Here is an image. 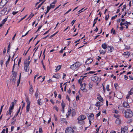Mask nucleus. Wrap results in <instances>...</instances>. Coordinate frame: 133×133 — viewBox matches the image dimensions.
Segmentation results:
<instances>
[{
	"label": "nucleus",
	"instance_id": "nucleus-13",
	"mask_svg": "<svg viewBox=\"0 0 133 133\" xmlns=\"http://www.w3.org/2000/svg\"><path fill=\"white\" fill-rule=\"evenodd\" d=\"M93 61L92 59L90 58H88L86 61L85 63L86 64H89Z\"/></svg>",
	"mask_w": 133,
	"mask_h": 133
},
{
	"label": "nucleus",
	"instance_id": "nucleus-39",
	"mask_svg": "<svg viewBox=\"0 0 133 133\" xmlns=\"http://www.w3.org/2000/svg\"><path fill=\"white\" fill-rule=\"evenodd\" d=\"M84 77L82 78V79H79L78 80V83L80 84H82V81L83 79V78Z\"/></svg>",
	"mask_w": 133,
	"mask_h": 133
},
{
	"label": "nucleus",
	"instance_id": "nucleus-9",
	"mask_svg": "<svg viewBox=\"0 0 133 133\" xmlns=\"http://www.w3.org/2000/svg\"><path fill=\"white\" fill-rule=\"evenodd\" d=\"M92 80L94 82H98L100 81V78L98 76H96L92 77Z\"/></svg>",
	"mask_w": 133,
	"mask_h": 133
},
{
	"label": "nucleus",
	"instance_id": "nucleus-24",
	"mask_svg": "<svg viewBox=\"0 0 133 133\" xmlns=\"http://www.w3.org/2000/svg\"><path fill=\"white\" fill-rule=\"evenodd\" d=\"M108 46L105 43H103L102 45V47L104 49H105L107 48Z\"/></svg>",
	"mask_w": 133,
	"mask_h": 133
},
{
	"label": "nucleus",
	"instance_id": "nucleus-60",
	"mask_svg": "<svg viewBox=\"0 0 133 133\" xmlns=\"http://www.w3.org/2000/svg\"><path fill=\"white\" fill-rule=\"evenodd\" d=\"M58 32V31H57V32H55V33L54 34H53L51 36H50V37H53V36H55L56 34H57Z\"/></svg>",
	"mask_w": 133,
	"mask_h": 133
},
{
	"label": "nucleus",
	"instance_id": "nucleus-2",
	"mask_svg": "<svg viewBox=\"0 0 133 133\" xmlns=\"http://www.w3.org/2000/svg\"><path fill=\"white\" fill-rule=\"evenodd\" d=\"M86 118V117L85 115H81L79 116L77 118V119L78 120V124L81 125L84 124H85L84 120Z\"/></svg>",
	"mask_w": 133,
	"mask_h": 133
},
{
	"label": "nucleus",
	"instance_id": "nucleus-29",
	"mask_svg": "<svg viewBox=\"0 0 133 133\" xmlns=\"http://www.w3.org/2000/svg\"><path fill=\"white\" fill-rule=\"evenodd\" d=\"M128 95H130L133 94V88H131L130 91L128 92Z\"/></svg>",
	"mask_w": 133,
	"mask_h": 133
},
{
	"label": "nucleus",
	"instance_id": "nucleus-23",
	"mask_svg": "<svg viewBox=\"0 0 133 133\" xmlns=\"http://www.w3.org/2000/svg\"><path fill=\"white\" fill-rule=\"evenodd\" d=\"M53 77L59 79L60 77V76L59 74H57L53 75Z\"/></svg>",
	"mask_w": 133,
	"mask_h": 133
},
{
	"label": "nucleus",
	"instance_id": "nucleus-21",
	"mask_svg": "<svg viewBox=\"0 0 133 133\" xmlns=\"http://www.w3.org/2000/svg\"><path fill=\"white\" fill-rule=\"evenodd\" d=\"M34 92V90L32 88V85H30V88L29 89V94H30L32 95Z\"/></svg>",
	"mask_w": 133,
	"mask_h": 133
},
{
	"label": "nucleus",
	"instance_id": "nucleus-52",
	"mask_svg": "<svg viewBox=\"0 0 133 133\" xmlns=\"http://www.w3.org/2000/svg\"><path fill=\"white\" fill-rule=\"evenodd\" d=\"M47 8V10L49 12L50 10L51 9V8H50V6H48L46 8Z\"/></svg>",
	"mask_w": 133,
	"mask_h": 133
},
{
	"label": "nucleus",
	"instance_id": "nucleus-57",
	"mask_svg": "<svg viewBox=\"0 0 133 133\" xmlns=\"http://www.w3.org/2000/svg\"><path fill=\"white\" fill-rule=\"evenodd\" d=\"M57 2V0H54V1L51 3V4L55 5V4Z\"/></svg>",
	"mask_w": 133,
	"mask_h": 133
},
{
	"label": "nucleus",
	"instance_id": "nucleus-45",
	"mask_svg": "<svg viewBox=\"0 0 133 133\" xmlns=\"http://www.w3.org/2000/svg\"><path fill=\"white\" fill-rule=\"evenodd\" d=\"M10 43L8 45V50H7V52H8L10 51Z\"/></svg>",
	"mask_w": 133,
	"mask_h": 133
},
{
	"label": "nucleus",
	"instance_id": "nucleus-46",
	"mask_svg": "<svg viewBox=\"0 0 133 133\" xmlns=\"http://www.w3.org/2000/svg\"><path fill=\"white\" fill-rule=\"evenodd\" d=\"M55 5L51 4V3L50 5V7L51 8V9H53L55 7Z\"/></svg>",
	"mask_w": 133,
	"mask_h": 133
},
{
	"label": "nucleus",
	"instance_id": "nucleus-56",
	"mask_svg": "<svg viewBox=\"0 0 133 133\" xmlns=\"http://www.w3.org/2000/svg\"><path fill=\"white\" fill-rule=\"evenodd\" d=\"M84 9V8H83L82 9H81V10H80L79 11H78V12H79V13H81L83 11H84L87 9H84L83 10V9Z\"/></svg>",
	"mask_w": 133,
	"mask_h": 133
},
{
	"label": "nucleus",
	"instance_id": "nucleus-28",
	"mask_svg": "<svg viewBox=\"0 0 133 133\" xmlns=\"http://www.w3.org/2000/svg\"><path fill=\"white\" fill-rule=\"evenodd\" d=\"M45 1H43L41 3L39 4L38 5V7L36 8V9H38L39 8H40L41 6L45 2Z\"/></svg>",
	"mask_w": 133,
	"mask_h": 133
},
{
	"label": "nucleus",
	"instance_id": "nucleus-49",
	"mask_svg": "<svg viewBox=\"0 0 133 133\" xmlns=\"http://www.w3.org/2000/svg\"><path fill=\"white\" fill-rule=\"evenodd\" d=\"M53 108L54 109H55L57 112H58V108L56 106H55Z\"/></svg>",
	"mask_w": 133,
	"mask_h": 133
},
{
	"label": "nucleus",
	"instance_id": "nucleus-4",
	"mask_svg": "<svg viewBox=\"0 0 133 133\" xmlns=\"http://www.w3.org/2000/svg\"><path fill=\"white\" fill-rule=\"evenodd\" d=\"M80 65H81L78 62H77L75 64L71 65L70 68L72 70H75L77 68L79 67Z\"/></svg>",
	"mask_w": 133,
	"mask_h": 133
},
{
	"label": "nucleus",
	"instance_id": "nucleus-22",
	"mask_svg": "<svg viewBox=\"0 0 133 133\" xmlns=\"http://www.w3.org/2000/svg\"><path fill=\"white\" fill-rule=\"evenodd\" d=\"M115 123L117 124H120L121 123L120 119L119 118H117L116 120Z\"/></svg>",
	"mask_w": 133,
	"mask_h": 133
},
{
	"label": "nucleus",
	"instance_id": "nucleus-7",
	"mask_svg": "<svg viewBox=\"0 0 133 133\" xmlns=\"http://www.w3.org/2000/svg\"><path fill=\"white\" fill-rule=\"evenodd\" d=\"M65 133H74V131L71 127H68L65 130Z\"/></svg>",
	"mask_w": 133,
	"mask_h": 133
},
{
	"label": "nucleus",
	"instance_id": "nucleus-64",
	"mask_svg": "<svg viewBox=\"0 0 133 133\" xmlns=\"http://www.w3.org/2000/svg\"><path fill=\"white\" fill-rule=\"evenodd\" d=\"M124 79L125 80H127L128 79V77L126 75L124 76Z\"/></svg>",
	"mask_w": 133,
	"mask_h": 133
},
{
	"label": "nucleus",
	"instance_id": "nucleus-17",
	"mask_svg": "<svg viewBox=\"0 0 133 133\" xmlns=\"http://www.w3.org/2000/svg\"><path fill=\"white\" fill-rule=\"evenodd\" d=\"M123 106L125 108H129V105L128 103L126 102H123Z\"/></svg>",
	"mask_w": 133,
	"mask_h": 133
},
{
	"label": "nucleus",
	"instance_id": "nucleus-43",
	"mask_svg": "<svg viewBox=\"0 0 133 133\" xmlns=\"http://www.w3.org/2000/svg\"><path fill=\"white\" fill-rule=\"evenodd\" d=\"M114 117L117 118H119V117H120V115H119L114 114Z\"/></svg>",
	"mask_w": 133,
	"mask_h": 133
},
{
	"label": "nucleus",
	"instance_id": "nucleus-53",
	"mask_svg": "<svg viewBox=\"0 0 133 133\" xmlns=\"http://www.w3.org/2000/svg\"><path fill=\"white\" fill-rule=\"evenodd\" d=\"M66 76V74L65 73H63V79H65V77Z\"/></svg>",
	"mask_w": 133,
	"mask_h": 133
},
{
	"label": "nucleus",
	"instance_id": "nucleus-59",
	"mask_svg": "<svg viewBox=\"0 0 133 133\" xmlns=\"http://www.w3.org/2000/svg\"><path fill=\"white\" fill-rule=\"evenodd\" d=\"M125 24L124 25L126 26L125 28H126V29H128V28L129 25L127 23H126L125 22Z\"/></svg>",
	"mask_w": 133,
	"mask_h": 133
},
{
	"label": "nucleus",
	"instance_id": "nucleus-51",
	"mask_svg": "<svg viewBox=\"0 0 133 133\" xmlns=\"http://www.w3.org/2000/svg\"><path fill=\"white\" fill-rule=\"evenodd\" d=\"M39 133H42L43 131L41 127H40L39 130Z\"/></svg>",
	"mask_w": 133,
	"mask_h": 133
},
{
	"label": "nucleus",
	"instance_id": "nucleus-1",
	"mask_svg": "<svg viewBox=\"0 0 133 133\" xmlns=\"http://www.w3.org/2000/svg\"><path fill=\"white\" fill-rule=\"evenodd\" d=\"M122 112L124 114V116L127 118H130L133 116V113L130 109L123 110Z\"/></svg>",
	"mask_w": 133,
	"mask_h": 133
},
{
	"label": "nucleus",
	"instance_id": "nucleus-61",
	"mask_svg": "<svg viewBox=\"0 0 133 133\" xmlns=\"http://www.w3.org/2000/svg\"><path fill=\"white\" fill-rule=\"evenodd\" d=\"M101 113V112H99L96 115V117H99Z\"/></svg>",
	"mask_w": 133,
	"mask_h": 133
},
{
	"label": "nucleus",
	"instance_id": "nucleus-48",
	"mask_svg": "<svg viewBox=\"0 0 133 133\" xmlns=\"http://www.w3.org/2000/svg\"><path fill=\"white\" fill-rule=\"evenodd\" d=\"M130 47L129 46L125 45V49L127 50H129L130 48Z\"/></svg>",
	"mask_w": 133,
	"mask_h": 133
},
{
	"label": "nucleus",
	"instance_id": "nucleus-15",
	"mask_svg": "<svg viewBox=\"0 0 133 133\" xmlns=\"http://www.w3.org/2000/svg\"><path fill=\"white\" fill-rule=\"evenodd\" d=\"M81 90L84 91V90H85L86 84L85 83H84L83 84H81Z\"/></svg>",
	"mask_w": 133,
	"mask_h": 133
},
{
	"label": "nucleus",
	"instance_id": "nucleus-63",
	"mask_svg": "<svg viewBox=\"0 0 133 133\" xmlns=\"http://www.w3.org/2000/svg\"><path fill=\"white\" fill-rule=\"evenodd\" d=\"M6 49L5 48H4L3 49V54H4L6 52Z\"/></svg>",
	"mask_w": 133,
	"mask_h": 133
},
{
	"label": "nucleus",
	"instance_id": "nucleus-50",
	"mask_svg": "<svg viewBox=\"0 0 133 133\" xmlns=\"http://www.w3.org/2000/svg\"><path fill=\"white\" fill-rule=\"evenodd\" d=\"M4 60L3 59H1L0 61V64L1 65V67L3 66V64Z\"/></svg>",
	"mask_w": 133,
	"mask_h": 133
},
{
	"label": "nucleus",
	"instance_id": "nucleus-26",
	"mask_svg": "<svg viewBox=\"0 0 133 133\" xmlns=\"http://www.w3.org/2000/svg\"><path fill=\"white\" fill-rule=\"evenodd\" d=\"M30 104H27L26 106V111L28 112H29L30 108Z\"/></svg>",
	"mask_w": 133,
	"mask_h": 133
},
{
	"label": "nucleus",
	"instance_id": "nucleus-3",
	"mask_svg": "<svg viewBox=\"0 0 133 133\" xmlns=\"http://www.w3.org/2000/svg\"><path fill=\"white\" fill-rule=\"evenodd\" d=\"M30 61H25L24 64V69L25 72H28L29 69V65Z\"/></svg>",
	"mask_w": 133,
	"mask_h": 133
},
{
	"label": "nucleus",
	"instance_id": "nucleus-42",
	"mask_svg": "<svg viewBox=\"0 0 133 133\" xmlns=\"http://www.w3.org/2000/svg\"><path fill=\"white\" fill-rule=\"evenodd\" d=\"M15 62H14V65H13V68H12V74H14V73H16L15 71H14V68H15Z\"/></svg>",
	"mask_w": 133,
	"mask_h": 133
},
{
	"label": "nucleus",
	"instance_id": "nucleus-37",
	"mask_svg": "<svg viewBox=\"0 0 133 133\" xmlns=\"http://www.w3.org/2000/svg\"><path fill=\"white\" fill-rule=\"evenodd\" d=\"M7 20V18H5L3 19L2 22V23H3V24H4L5 23L6 21Z\"/></svg>",
	"mask_w": 133,
	"mask_h": 133
},
{
	"label": "nucleus",
	"instance_id": "nucleus-12",
	"mask_svg": "<svg viewBox=\"0 0 133 133\" xmlns=\"http://www.w3.org/2000/svg\"><path fill=\"white\" fill-rule=\"evenodd\" d=\"M7 10V8H4L0 11V14L1 15H4L6 12Z\"/></svg>",
	"mask_w": 133,
	"mask_h": 133
},
{
	"label": "nucleus",
	"instance_id": "nucleus-14",
	"mask_svg": "<svg viewBox=\"0 0 133 133\" xmlns=\"http://www.w3.org/2000/svg\"><path fill=\"white\" fill-rule=\"evenodd\" d=\"M14 102H11V105H10L9 109V112H10V111H12V110H13L14 109Z\"/></svg>",
	"mask_w": 133,
	"mask_h": 133
},
{
	"label": "nucleus",
	"instance_id": "nucleus-18",
	"mask_svg": "<svg viewBox=\"0 0 133 133\" xmlns=\"http://www.w3.org/2000/svg\"><path fill=\"white\" fill-rule=\"evenodd\" d=\"M61 105L62 109V111L64 112V108L65 107V104L63 101H62L61 103Z\"/></svg>",
	"mask_w": 133,
	"mask_h": 133
},
{
	"label": "nucleus",
	"instance_id": "nucleus-19",
	"mask_svg": "<svg viewBox=\"0 0 133 133\" xmlns=\"http://www.w3.org/2000/svg\"><path fill=\"white\" fill-rule=\"evenodd\" d=\"M10 58H11V56L10 55H9V57H8V59L6 61V62H5V65H6V67L7 66L8 64L9 63Z\"/></svg>",
	"mask_w": 133,
	"mask_h": 133
},
{
	"label": "nucleus",
	"instance_id": "nucleus-36",
	"mask_svg": "<svg viewBox=\"0 0 133 133\" xmlns=\"http://www.w3.org/2000/svg\"><path fill=\"white\" fill-rule=\"evenodd\" d=\"M111 33H113L114 35H115L116 34V31L115 30H114V28H113L111 29Z\"/></svg>",
	"mask_w": 133,
	"mask_h": 133
},
{
	"label": "nucleus",
	"instance_id": "nucleus-20",
	"mask_svg": "<svg viewBox=\"0 0 133 133\" xmlns=\"http://www.w3.org/2000/svg\"><path fill=\"white\" fill-rule=\"evenodd\" d=\"M61 65H59L56 67V69L55 70V72H56L59 70L61 69Z\"/></svg>",
	"mask_w": 133,
	"mask_h": 133
},
{
	"label": "nucleus",
	"instance_id": "nucleus-41",
	"mask_svg": "<svg viewBox=\"0 0 133 133\" xmlns=\"http://www.w3.org/2000/svg\"><path fill=\"white\" fill-rule=\"evenodd\" d=\"M35 95L36 98L38 97V89H37V90L35 93Z\"/></svg>",
	"mask_w": 133,
	"mask_h": 133
},
{
	"label": "nucleus",
	"instance_id": "nucleus-47",
	"mask_svg": "<svg viewBox=\"0 0 133 133\" xmlns=\"http://www.w3.org/2000/svg\"><path fill=\"white\" fill-rule=\"evenodd\" d=\"M106 89L108 91H109L110 89H109V84H107L106 86Z\"/></svg>",
	"mask_w": 133,
	"mask_h": 133
},
{
	"label": "nucleus",
	"instance_id": "nucleus-5",
	"mask_svg": "<svg viewBox=\"0 0 133 133\" xmlns=\"http://www.w3.org/2000/svg\"><path fill=\"white\" fill-rule=\"evenodd\" d=\"M8 1V0H2L0 2V8H2L6 5Z\"/></svg>",
	"mask_w": 133,
	"mask_h": 133
},
{
	"label": "nucleus",
	"instance_id": "nucleus-25",
	"mask_svg": "<svg viewBox=\"0 0 133 133\" xmlns=\"http://www.w3.org/2000/svg\"><path fill=\"white\" fill-rule=\"evenodd\" d=\"M27 104H30V102L29 100V98L28 97H26L25 98Z\"/></svg>",
	"mask_w": 133,
	"mask_h": 133
},
{
	"label": "nucleus",
	"instance_id": "nucleus-55",
	"mask_svg": "<svg viewBox=\"0 0 133 133\" xmlns=\"http://www.w3.org/2000/svg\"><path fill=\"white\" fill-rule=\"evenodd\" d=\"M18 114L17 113L15 115L14 117L12 118V120H14V118L16 117L17 116Z\"/></svg>",
	"mask_w": 133,
	"mask_h": 133
},
{
	"label": "nucleus",
	"instance_id": "nucleus-31",
	"mask_svg": "<svg viewBox=\"0 0 133 133\" xmlns=\"http://www.w3.org/2000/svg\"><path fill=\"white\" fill-rule=\"evenodd\" d=\"M93 84L91 83H89V89H92Z\"/></svg>",
	"mask_w": 133,
	"mask_h": 133
},
{
	"label": "nucleus",
	"instance_id": "nucleus-34",
	"mask_svg": "<svg viewBox=\"0 0 133 133\" xmlns=\"http://www.w3.org/2000/svg\"><path fill=\"white\" fill-rule=\"evenodd\" d=\"M16 121V119H14V120H12L11 122V125H14L15 124Z\"/></svg>",
	"mask_w": 133,
	"mask_h": 133
},
{
	"label": "nucleus",
	"instance_id": "nucleus-30",
	"mask_svg": "<svg viewBox=\"0 0 133 133\" xmlns=\"http://www.w3.org/2000/svg\"><path fill=\"white\" fill-rule=\"evenodd\" d=\"M99 52L100 54L102 55H104L105 53V51H104L103 50H99Z\"/></svg>",
	"mask_w": 133,
	"mask_h": 133
},
{
	"label": "nucleus",
	"instance_id": "nucleus-8",
	"mask_svg": "<svg viewBox=\"0 0 133 133\" xmlns=\"http://www.w3.org/2000/svg\"><path fill=\"white\" fill-rule=\"evenodd\" d=\"M89 120H94V115L93 113L88 114V115Z\"/></svg>",
	"mask_w": 133,
	"mask_h": 133
},
{
	"label": "nucleus",
	"instance_id": "nucleus-38",
	"mask_svg": "<svg viewBox=\"0 0 133 133\" xmlns=\"http://www.w3.org/2000/svg\"><path fill=\"white\" fill-rule=\"evenodd\" d=\"M12 111H10V112H9V110H8L6 112V115L8 116L9 114L11 115L12 112Z\"/></svg>",
	"mask_w": 133,
	"mask_h": 133
},
{
	"label": "nucleus",
	"instance_id": "nucleus-44",
	"mask_svg": "<svg viewBox=\"0 0 133 133\" xmlns=\"http://www.w3.org/2000/svg\"><path fill=\"white\" fill-rule=\"evenodd\" d=\"M34 16V15L32 13H31L29 15L28 18H30V19H31V18H32Z\"/></svg>",
	"mask_w": 133,
	"mask_h": 133
},
{
	"label": "nucleus",
	"instance_id": "nucleus-35",
	"mask_svg": "<svg viewBox=\"0 0 133 133\" xmlns=\"http://www.w3.org/2000/svg\"><path fill=\"white\" fill-rule=\"evenodd\" d=\"M41 99H39L37 100V104L39 105H41L42 104L41 102Z\"/></svg>",
	"mask_w": 133,
	"mask_h": 133
},
{
	"label": "nucleus",
	"instance_id": "nucleus-54",
	"mask_svg": "<svg viewBox=\"0 0 133 133\" xmlns=\"http://www.w3.org/2000/svg\"><path fill=\"white\" fill-rule=\"evenodd\" d=\"M109 14H108V16H105V20H106V21L108 20V18H109Z\"/></svg>",
	"mask_w": 133,
	"mask_h": 133
},
{
	"label": "nucleus",
	"instance_id": "nucleus-10",
	"mask_svg": "<svg viewBox=\"0 0 133 133\" xmlns=\"http://www.w3.org/2000/svg\"><path fill=\"white\" fill-rule=\"evenodd\" d=\"M108 52L109 53H111L114 50V48L113 46H108L107 48Z\"/></svg>",
	"mask_w": 133,
	"mask_h": 133
},
{
	"label": "nucleus",
	"instance_id": "nucleus-6",
	"mask_svg": "<svg viewBox=\"0 0 133 133\" xmlns=\"http://www.w3.org/2000/svg\"><path fill=\"white\" fill-rule=\"evenodd\" d=\"M121 133H128V127L127 126H125L122 127L121 129Z\"/></svg>",
	"mask_w": 133,
	"mask_h": 133
},
{
	"label": "nucleus",
	"instance_id": "nucleus-16",
	"mask_svg": "<svg viewBox=\"0 0 133 133\" xmlns=\"http://www.w3.org/2000/svg\"><path fill=\"white\" fill-rule=\"evenodd\" d=\"M12 74H13V76L12 77V81L14 82H15L16 81V77L17 76V73H14Z\"/></svg>",
	"mask_w": 133,
	"mask_h": 133
},
{
	"label": "nucleus",
	"instance_id": "nucleus-11",
	"mask_svg": "<svg viewBox=\"0 0 133 133\" xmlns=\"http://www.w3.org/2000/svg\"><path fill=\"white\" fill-rule=\"evenodd\" d=\"M97 98L98 100L102 102H103V99L101 96L99 94H98L97 96Z\"/></svg>",
	"mask_w": 133,
	"mask_h": 133
},
{
	"label": "nucleus",
	"instance_id": "nucleus-58",
	"mask_svg": "<svg viewBox=\"0 0 133 133\" xmlns=\"http://www.w3.org/2000/svg\"><path fill=\"white\" fill-rule=\"evenodd\" d=\"M114 113L115 114H118L119 113V111L117 110H115Z\"/></svg>",
	"mask_w": 133,
	"mask_h": 133
},
{
	"label": "nucleus",
	"instance_id": "nucleus-32",
	"mask_svg": "<svg viewBox=\"0 0 133 133\" xmlns=\"http://www.w3.org/2000/svg\"><path fill=\"white\" fill-rule=\"evenodd\" d=\"M98 18V17H97L96 18H95L94 20V23L93 25V27H94L95 26V24L96 23L97 21H95V20H97Z\"/></svg>",
	"mask_w": 133,
	"mask_h": 133
},
{
	"label": "nucleus",
	"instance_id": "nucleus-27",
	"mask_svg": "<svg viewBox=\"0 0 133 133\" xmlns=\"http://www.w3.org/2000/svg\"><path fill=\"white\" fill-rule=\"evenodd\" d=\"M21 77V73H20V75H19V79H18L17 82V87L18 86V85L19 84L20 81Z\"/></svg>",
	"mask_w": 133,
	"mask_h": 133
},
{
	"label": "nucleus",
	"instance_id": "nucleus-40",
	"mask_svg": "<svg viewBox=\"0 0 133 133\" xmlns=\"http://www.w3.org/2000/svg\"><path fill=\"white\" fill-rule=\"evenodd\" d=\"M123 55L125 56H127L128 55V56H129L130 55V54H129V52H124L123 53Z\"/></svg>",
	"mask_w": 133,
	"mask_h": 133
},
{
	"label": "nucleus",
	"instance_id": "nucleus-33",
	"mask_svg": "<svg viewBox=\"0 0 133 133\" xmlns=\"http://www.w3.org/2000/svg\"><path fill=\"white\" fill-rule=\"evenodd\" d=\"M101 104V102H100L98 101L97 102L96 104H95V106L96 107H99V106Z\"/></svg>",
	"mask_w": 133,
	"mask_h": 133
},
{
	"label": "nucleus",
	"instance_id": "nucleus-62",
	"mask_svg": "<svg viewBox=\"0 0 133 133\" xmlns=\"http://www.w3.org/2000/svg\"><path fill=\"white\" fill-rule=\"evenodd\" d=\"M125 22L124 23H123L122 22H121V23H120V25L121 26H122L123 25H125Z\"/></svg>",
	"mask_w": 133,
	"mask_h": 133
}]
</instances>
